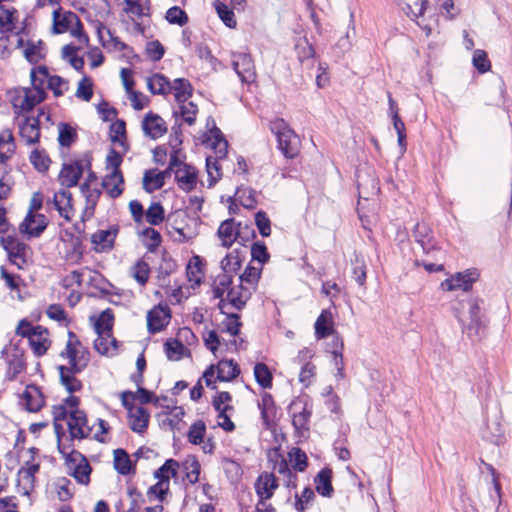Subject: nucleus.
<instances>
[{"instance_id":"1","label":"nucleus","mask_w":512,"mask_h":512,"mask_svg":"<svg viewBox=\"0 0 512 512\" xmlns=\"http://www.w3.org/2000/svg\"><path fill=\"white\" fill-rule=\"evenodd\" d=\"M270 130L276 136L278 149L288 159L295 158L300 152V139L289 124L282 118L270 122Z\"/></svg>"},{"instance_id":"2","label":"nucleus","mask_w":512,"mask_h":512,"mask_svg":"<svg viewBox=\"0 0 512 512\" xmlns=\"http://www.w3.org/2000/svg\"><path fill=\"white\" fill-rule=\"evenodd\" d=\"M455 308L456 317L462 324L463 331L470 338L479 337L483 323L480 315V306L477 299H467L458 303Z\"/></svg>"},{"instance_id":"3","label":"nucleus","mask_w":512,"mask_h":512,"mask_svg":"<svg viewBox=\"0 0 512 512\" xmlns=\"http://www.w3.org/2000/svg\"><path fill=\"white\" fill-rule=\"evenodd\" d=\"M91 156L85 154L81 159L64 163L58 175V181L64 188H71L78 185L85 170H90Z\"/></svg>"},{"instance_id":"4","label":"nucleus","mask_w":512,"mask_h":512,"mask_svg":"<svg viewBox=\"0 0 512 512\" xmlns=\"http://www.w3.org/2000/svg\"><path fill=\"white\" fill-rule=\"evenodd\" d=\"M231 401L232 395L227 391L218 392L212 399V405L218 413V426L226 432L235 430V424L228 414L229 411L234 410L233 406L230 405Z\"/></svg>"},{"instance_id":"5","label":"nucleus","mask_w":512,"mask_h":512,"mask_svg":"<svg viewBox=\"0 0 512 512\" xmlns=\"http://www.w3.org/2000/svg\"><path fill=\"white\" fill-rule=\"evenodd\" d=\"M0 242L7 252L10 262L22 269L27 263L29 246L11 235L1 237Z\"/></svg>"},{"instance_id":"6","label":"nucleus","mask_w":512,"mask_h":512,"mask_svg":"<svg viewBox=\"0 0 512 512\" xmlns=\"http://www.w3.org/2000/svg\"><path fill=\"white\" fill-rule=\"evenodd\" d=\"M45 97L46 92L44 88H24L18 91L17 95L12 100V104L16 110L21 112L30 111L37 104L42 102Z\"/></svg>"},{"instance_id":"7","label":"nucleus","mask_w":512,"mask_h":512,"mask_svg":"<svg viewBox=\"0 0 512 512\" xmlns=\"http://www.w3.org/2000/svg\"><path fill=\"white\" fill-rule=\"evenodd\" d=\"M232 66L243 83H252L256 79L255 65L250 54L232 53Z\"/></svg>"},{"instance_id":"8","label":"nucleus","mask_w":512,"mask_h":512,"mask_svg":"<svg viewBox=\"0 0 512 512\" xmlns=\"http://www.w3.org/2000/svg\"><path fill=\"white\" fill-rule=\"evenodd\" d=\"M67 425L71 436L70 441L87 438L92 431L87 424L86 414L80 409L70 411Z\"/></svg>"},{"instance_id":"9","label":"nucleus","mask_w":512,"mask_h":512,"mask_svg":"<svg viewBox=\"0 0 512 512\" xmlns=\"http://www.w3.org/2000/svg\"><path fill=\"white\" fill-rule=\"evenodd\" d=\"M479 273L477 269H467L463 272H457L450 278L444 280L441 283L443 289L447 291H453L462 289L468 291L472 284L478 279Z\"/></svg>"},{"instance_id":"10","label":"nucleus","mask_w":512,"mask_h":512,"mask_svg":"<svg viewBox=\"0 0 512 512\" xmlns=\"http://www.w3.org/2000/svg\"><path fill=\"white\" fill-rule=\"evenodd\" d=\"M289 410L292 415V424L297 431L309 430V421L312 410L309 404L302 399H297L290 404Z\"/></svg>"},{"instance_id":"11","label":"nucleus","mask_w":512,"mask_h":512,"mask_svg":"<svg viewBox=\"0 0 512 512\" xmlns=\"http://www.w3.org/2000/svg\"><path fill=\"white\" fill-rule=\"evenodd\" d=\"M2 356L6 355L7 371L6 378L15 380L17 376L26 368L24 353L17 347L8 351L4 348L1 352Z\"/></svg>"},{"instance_id":"12","label":"nucleus","mask_w":512,"mask_h":512,"mask_svg":"<svg viewBox=\"0 0 512 512\" xmlns=\"http://www.w3.org/2000/svg\"><path fill=\"white\" fill-rule=\"evenodd\" d=\"M61 357H66L68 360H79L88 365L89 362V352L82 345L77 335L73 332H68V341L66 344V348L60 354Z\"/></svg>"},{"instance_id":"13","label":"nucleus","mask_w":512,"mask_h":512,"mask_svg":"<svg viewBox=\"0 0 512 512\" xmlns=\"http://www.w3.org/2000/svg\"><path fill=\"white\" fill-rule=\"evenodd\" d=\"M217 235L221 240L222 246L225 248H230L238 238L244 240L241 236L240 224H237L233 218L227 219L220 224Z\"/></svg>"},{"instance_id":"14","label":"nucleus","mask_w":512,"mask_h":512,"mask_svg":"<svg viewBox=\"0 0 512 512\" xmlns=\"http://www.w3.org/2000/svg\"><path fill=\"white\" fill-rule=\"evenodd\" d=\"M170 317L169 308L154 307L147 314L148 331L152 334L162 331L168 325Z\"/></svg>"},{"instance_id":"15","label":"nucleus","mask_w":512,"mask_h":512,"mask_svg":"<svg viewBox=\"0 0 512 512\" xmlns=\"http://www.w3.org/2000/svg\"><path fill=\"white\" fill-rule=\"evenodd\" d=\"M97 35L103 47L107 49L125 51L127 54L133 52L129 45L122 42L118 37L114 36L111 30L102 23H99L97 27Z\"/></svg>"},{"instance_id":"16","label":"nucleus","mask_w":512,"mask_h":512,"mask_svg":"<svg viewBox=\"0 0 512 512\" xmlns=\"http://www.w3.org/2000/svg\"><path fill=\"white\" fill-rule=\"evenodd\" d=\"M277 488L278 482L273 473H261L255 483V490L259 500L270 499Z\"/></svg>"},{"instance_id":"17","label":"nucleus","mask_w":512,"mask_h":512,"mask_svg":"<svg viewBox=\"0 0 512 512\" xmlns=\"http://www.w3.org/2000/svg\"><path fill=\"white\" fill-rule=\"evenodd\" d=\"M19 133L27 145L35 144L40 138V120L38 117H26L19 123Z\"/></svg>"},{"instance_id":"18","label":"nucleus","mask_w":512,"mask_h":512,"mask_svg":"<svg viewBox=\"0 0 512 512\" xmlns=\"http://www.w3.org/2000/svg\"><path fill=\"white\" fill-rule=\"evenodd\" d=\"M142 129L144 133L152 139L162 137L167 131L165 121L159 115L152 112L147 113L144 117Z\"/></svg>"},{"instance_id":"19","label":"nucleus","mask_w":512,"mask_h":512,"mask_svg":"<svg viewBox=\"0 0 512 512\" xmlns=\"http://www.w3.org/2000/svg\"><path fill=\"white\" fill-rule=\"evenodd\" d=\"M72 201V194L66 189L56 192L53 197V206L66 221H70L74 213Z\"/></svg>"},{"instance_id":"20","label":"nucleus","mask_w":512,"mask_h":512,"mask_svg":"<svg viewBox=\"0 0 512 512\" xmlns=\"http://www.w3.org/2000/svg\"><path fill=\"white\" fill-rule=\"evenodd\" d=\"M175 180L180 189L189 192L193 190L197 182V171L190 165H182L175 169Z\"/></svg>"},{"instance_id":"21","label":"nucleus","mask_w":512,"mask_h":512,"mask_svg":"<svg viewBox=\"0 0 512 512\" xmlns=\"http://www.w3.org/2000/svg\"><path fill=\"white\" fill-rule=\"evenodd\" d=\"M48 336V330L40 325L36 326V331L33 330L32 335L28 341L31 349L33 350V353L36 356H43L50 347L51 342Z\"/></svg>"},{"instance_id":"22","label":"nucleus","mask_w":512,"mask_h":512,"mask_svg":"<svg viewBox=\"0 0 512 512\" xmlns=\"http://www.w3.org/2000/svg\"><path fill=\"white\" fill-rule=\"evenodd\" d=\"M52 16L53 27L57 34L64 33L72 28L74 24L79 23V17L76 13L71 11L62 13L61 8L54 10Z\"/></svg>"},{"instance_id":"23","label":"nucleus","mask_w":512,"mask_h":512,"mask_svg":"<svg viewBox=\"0 0 512 512\" xmlns=\"http://www.w3.org/2000/svg\"><path fill=\"white\" fill-rule=\"evenodd\" d=\"M150 419L149 412L141 407L136 406L134 409H130L128 413V424L133 432L142 434L148 427Z\"/></svg>"},{"instance_id":"24","label":"nucleus","mask_w":512,"mask_h":512,"mask_svg":"<svg viewBox=\"0 0 512 512\" xmlns=\"http://www.w3.org/2000/svg\"><path fill=\"white\" fill-rule=\"evenodd\" d=\"M80 190L85 197L86 202L82 213V219L85 220V218H91L94 215L95 207L102 194V191L97 187H88L87 183H82Z\"/></svg>"},{"instance_id":"25","label":"nucleus","mask_w":512,"mask_h":512,"mask_svg":"<svg viewBox=\"0 0 512 512\" xmlns=\"http://www.w3.org/2000/svg\"><path fill=\"white\" fill-rule=\"evenodd\" d=\"M124 178L120 170H113L102 181V187L106 190L107 194L115 199L123 192Z\"/></svg>"},{"instance_id":"26","label":"nucleus","mask_w":512,"mask_h":512,"mask_svg":"<svg viewBox=\"0 0 512 512\" xmlns=\"http://www.w3.org/2000/svg\"><path fill=\"white\" fill-rule=\"evenodd\" d=\"M413 236L424 253H430L434 249L432 231L426 223H417L413 231Z\"/></svg>"},{"instance_id":"27","label":"nucleus","mask_w":512,"mask_h":512,"mask_svg":"<svg viewBox=\"0 0 512 512\" xmlns=\"http://www.w3.org/2000/svg\"><path fill=\"white\" fill-rule=\"evenodd\" d=\"M23 400L26 409L29 412H37L44 405V398L40 389L35 385L26 387L23 393Z\"/></svg>"},{"instance_id":"28","label":"nucleus","mask_w":512,"mask_h":512,"mask_svg":"<svg viewBox=\"0 0 512 512\" xmlns=\"http://www.w3.org/2000/svg\"><path fill=\"white\" fill-rule=\"evenodd\" d=\"M332 470L324 468L316 475L314 482L316 485V491L323 497H331L334 489L332 486Z\"/></svg>"},{"instance_id":"29","label":"nucleus","mask_w":512,"mask_h":512,"mask_svg":"<svg viewBox=\"0 0 512 512\" xmlns=\"http://www.w3.org/2000/svg\"><path fill=\"white\" fill-rule=\"evenodd\" d=\"M258 406L261 411V418L264 426L266 428H270L273 423L276 410L272 395L267 392L263 393L261 396V402H259Z\"/></svg>"},{"instance_id":"30","label":"nucleus","mask_w":512,"mask_h":512,"mask_svg":"<svg viewBox=\"0 0 512 512\" xmlns=\"http://www.w3.org/2000/svg\"><path fill=\"white\" fill-rule=\"evenodd\" d=\"M217 380L228 382L235 379L240 374V368L233 360H221L217 366Z\"/></svg>"},{"instance_id":"31","label":"nucleus","mask_w":512,"mask_h":512,"mask_svg":"<svg viewBox=\"0 0 512 512\" xmlns=\"http://www.w3.org/2000/svg\"><path fill=\"white\" fill-rule=\"evenodd\" d=\"M357 185L360 198L368 199L379 192L378 181L370 175L362 176L360 173L357 176Z\"/></svg>"},{"instance_id":"32","label":"nucleus","mask_w":512,"mask_h":512,"mask_svg":"<svg viewBox=\"0 0 512 512\" xmlns=\"http://www.w3.org/2000/svg\"><path fill=\"white\" fill-rule=\"evenodd\" d=\"M147 86L152 94L167 95L172 91L169 79L159 73H156L147 79Z\"/></svg>"},{"instance_id":"33","label":"nucleus","mask_w":512,"mask_h":512,"mask_svg":"<svg viewBox=\"0 0 512 512\" xmlns=\"http://www.w3.org/2000/svg\"><path fill=\"white\" fill-rule=\"evenodd\" d=\"M117 233V227H111L107 230H99L92 235L91 241L95 245L100 246L101 250H109L113 247Z\"/></svg>"},{"instance_id":"34","label":"nucleus","mask_w":512,"mask_h":512,"mask_svg":"<svg viewBox=\"0 0 512 512\" xmlns=\"http://www.w3.org/2000/svg\"><path fill=\"white\" fill-rule=\"evenodd\" d=\"M333 332L332 315L329 311L323 310L315 322V336L317 339H324Z\"/></svg>"},{"instance_id":"35","label":"nucleus","mask_w":512,"mask_h":512,"mask_svg":"<svg viewBox=\"0 0 512 512\" xmlns=\"http://www.w3.org/2000/svg\"><path fill=\"white\" fill-rule=\"evenodd\" d=\"M351 266L352 278L360 287H364L367 278V267L364 258L360 254L354 253Z\"/></svg>"},{"instance_id":"36","label":"nucleus","mask_w":512,"mask_h":512,"mask_svg":"<svg viewBox=\"0 0 512 512\" xmlns=\"http://www.w3.org/2000/svg\"><path fill=\"white\" fill-rule=\"evenodd\" d=\"M175 99L178 103L186 102L193 92L191 83L185 78H177L171 83Z\"/></svg>"},{"instance_id":"37","label":"nucleus","mask_w":512,"mask_h":512,"mask_svg":"<svg viewBox=\"0 0 512 512\" xmlns=\"http://www.w3.org/2000/svg\"><path fill=\"white\" fill-rule=\"evenodd\" d=\"M165 184L163 180V174L158 173L156 169L147 170L143 176V189L152 193L156 190L161 189Z\"/></svg>"},{"instance_id":"38","label":"nucleus","mask_w":512,"mask_h":512,"mask_svg":"<svg viewBox=\"0 0 512 512\" xmlns=\"http://www.w3.org/2000/svg\"><path fill=\"white\" fill-rule=\"evenodd\" d=\"M232 284V275L228 273L219 274L213 282V297L220 299L219 308L222 309L223 295Z\"/></svg>"},{"instance_id":"39","label":"nucleus","mask_w":512,"mask_h":512,"mask_svg":"<svg viewBox=\"0 0 512 512\" xmlns=\"http://www.w3.org/2000/svg\"><path fill=\"white\" fill-rule=\"evenodd\" d=\"M249 296L250 292L242 284L237 288H231L227 293L229 303L237 310H241L245 306Z\"/></svg>"},{"instance_id":"40","label":"nucleus","mask_w":512,"mask_h":512,"mask_svg":"<svg viewBox=\"0 0 512 512\" xmlns=\"http://www.w3.org/2000/svg\"><path fill=\"white\" fill-rule=\"evenodd\" d=\"M427 0H400L399 5L404 13L411 18H418L423 15L426 9Z\"/></svg>"},{"instance_id":"41","label":"nucleus","mask_w":512,"mask_h":512,"mask_svg":"<svg viewBox=\"0 0 512 512\" xmlns=\"http://www.w3.org/2000/svg\"><path fill=\"white\" fill-rule=\"evenodd\" d=\"M114 315L110 309L103 311L95 323V330L98 335L110 337L113 328Z\"/></svg>"},{"instance_id":"42","label":"nucleus","mask_w":512,"mask_h":512,"mask_svg":"<svg viewBox=\"0 0 512 512\" xmlns=\"http://www.w3.org/2000/svg\"><path fill=\"white\" fill-rule=\"evenodd\" d=\"M167 358L171 361H179L189 350L177 339H169L164 344Z\"/></svg>"},{"instance_id":"43","label":"nucleus","mask_w":512,"mask_h":512,"mask_svg":"<svg viewBox=\"0 0 512 512\" xmlns=\"http://www.w3.org/2000/svg\"><path fill=\"white\" fill-rule=\"evenodd\" d=\"M114 454V468L121 475H128L132 471V463L128 453L123 449H116Z\"/></svg>"},{"instance_id":"44","label":"nucleus","mask_w":512,"mask_h":512,"mask_svg":"<svg viewBox=\"0 0 512 512\" xmlns=\"http://www.w3.org/2000/svg\"><path fill=\"white\" fill-rule=\"evenodd\" d=\"M78 461L80 463L77 464L76 462L75 464H68V466L70 469L73 468L72 475L79 483L87 484L90 480L91 467L83 456Z\"/></svg>"},{"instance_id":"45","label":"nucleus","mask_w":512,"mask_h":512,"mask_svg":"<svg viewBox=\"0 0 512 512\" xmlns=\"http://www.w3.org/2000/svg\"><path fill=\"white\" fill-rule=\"evenodd\" d=\"M36 221L32 212L30 211L23 223L20 225L22 232L27 233L29 236L38 237L46 228V224L43 220L35 225Z\"/></svg>"},{"instance_id":"46","label":"nucleus","mask_w":512,"mask_h":512,"mask_svg":"<svg viewBox=\"0 0 512 512\" xmlns=\"http://www.w3.org/2000/svg\"><path fill=\"white\" fill-rule=\"evenodd\" d=\"M60 383L65 387L69 393H74L82 389V383L75 375H70L66 372V366H59Z\"/></svg>"},{"instance_id":"47","label":"nucleus","mask_w":512,"mask_h":512,"mask_svg":"<svg viewBox=\"0 0 512 512\" xmlns=\"http://www.w3.org/2000/svg\"><path fill=\"white\" fill-rule=\"evenodd\" d=\"M5 146H7V149L0 152V159L2 162L8 160L15 151L14 137L9 129L3 130L0 133V149L3 150Z\"/></svg>"},{"instance_id":"48","label":"nucleus","mask_w":512,"mask_h":512,"mask_svg":"<svg viewBox=\"0 0 512 512\" xmlns=\"http://www.w3.org/2000/svg\"><path fill=\"white\" fill-rule=\"evenodd\" d=\"M29 160L39 172H46L51 163L48 154L43 149H34L30 154Z\"/></svg>"},{"instance_id":"49","label":"nucleus","mask_w":512,"mask_h":512,"mask_svg":"<svg viewBox=\"0 0 512 512\" xmlns=\"http://www.w3.org/2000/svg\"><path fill=\"white\" fill-rule=\"evenodd\" d=\"M254 376L256 382L262 387V388H271L272 387V380L273 376L270 372L268 366L265 363H257L254 366Z\"/></svg>"},{"instance_id":"50","label":"nucleus","mask_w":512,"mask_h":512,"mask_svg":"<svg viewBox=\"0 0 512 512\" xmlns=\"http://www.w3.org/2000/svg\"><path fill=\"white\" fill-rule=\"evenodd\" d=\"M289 460L294 470L303 472L308 466V458L304 451L298 447H293L288 453Z\"/></svg>"},{"instance_id":"51","label":"nucleus","mask_w":512,"mask_h":512,"mask_svg":"<svg viewBox=\"0 0 512 512\" xmlns=\"http://www.w3.org/2000/svg\"><path fill=\"white\" fill-rule=\"evenodd\" d=\"M183 467L186 472V477L191 484H196L199 481L200 463L195 456H188L184 461Z\"/></svg>"},{"instance_id":"52","label":"nucleus","mask_w":512,"mask_h":512,"mask_svg":"<svg viewBox=\"0 0 512 512\" xmlns=\"http://www.w3.org/2000/svg\"><path fill=\"white\" fill-rule=\"evenodd\" d=\"M180 104V111H174L175 118L177 119L178 115H180L185 123L188 125H193L195 123L196 114L198 112L197 105L191 101Z\"/></svg>"},{"instance_id":"53","label":"nucleus","mask_w":512,"mask_h":512,"mask_svg":"<svg viewBox=\"0 0 512 512\" xmlns=\"http://www.w3.org/2000/svg\"><path fill=\"white\" fill-rule=\"evenodd\" d=\"M178 468L179 463L176 460L168 459L160 468L155 471L154 476L159 480H165L169 482L170 476H176Z\"/></svg>"},{"instance_id":"54","label":"nucleus","mask_w":512,"mask_h":512,"mask_svg":"<svg viewBox=\"0 0 512 512\" xmlns=\"http://www.w3.org/2000/svg\"><path fill=\"white\" fill-rule=\"evenodd\" d=\"M133 278L140 284L145 285L149 279L150 267L147 262L140 259L131 268Z\"/></svg>"},{"instance_id":"55","label":"nucleus","mask_w":512,"mask_h":512,"mask_svg":"<svg viewBox=\"0 0 512 512\" xmlns=\"http://www.w3.org/2000/svg\"><path fill=\"white\" fill-rule=\"evenodd\" d=\"M214 7L218 16L227 27L234 28L236 26L234 12L226 4L217 0L214 2Z\"/></svg>"},{"instance_id":"56","label":"nucleus","mask_w":512,"mask_h":512,"mask_svg":"<svg viewBox=\"0 0 512 512\" xmlns=\"http://www.w3.org/2000/svg\"><path fill=\"white\" fill-rule=\"evenodd\" d=\"M205 433L206 425L204 421L198 420L190 426L187 437L190 443L198 445L203 442Z\"/></svg>"},{"instance_id":"57","label":"nucleus","mask_w":512,"mask_h":512,"mask_svg":"<svg viewBox=\"0 0 512 512\" xmlns=\"http://www.w3.org/2000/svg\"><path fill=\"white\" fill-rule=\"evenodd\" d=\"M16 10L14 8H5L2 4L0 5V32L5 33L14 29V14Z\"/></svg>"},{"instance_id":"58","label":"nucleus","mask_w":512,"mask_h":512,"mask_svg":"<svg viewBox=\"0 0 512 512\" xmlns=\"http://www.w3.org/2000/svg\"><path fill=\"white\" fill-rule=\"evenodd\" d=\"M146 221L151 225H159L164 220V209L160 203H152L145 212Z\"/></svg>"},{"instance_id":"59","label":"nucleus","mask_w":512,"mask_h":512,"mask_svg":"<svg viewBox=\"0 0 512 512\" xmlns=\"http://www.w3.org/2000/svg\"><path fill=\"white\" fill-rule=\"evenodd\" d=\"M472 63L479 73H486L491 68V63L488 59L487 53L481 49L474 51Z\"/></svg>"},{"instance_id":"60","label":"nucleus","mask_w":512,"mask_h":512,"mask_svg":"<svg viewBox=\"0 0 512 512\" xmlns=\"http://www.w3.org/2000/svg\"><path fill=\"white\" fill-rule=\"evenodd\" d=\"M76 97L84 101H90L93 96V83L91 79L84 76L78 83Z\"/></svg>"},{"instance_id":"61","label":"nucleus","mask_w":512,"mask_h":512,"mask_svg":"<svg viewBox=\"0 0 512 512\" xmlns=\"http://www.w3.org/2000/svg\"><path fill=\"white\" fill-rule=\"evenodd\" d=\"M75 130L68 124L62 123L59 127V144L63 147H70L76 138Z\"/></svg>"},{"instance_id":"62","label":"nucleus","mask_w":512,"mask_h":512,"mask_svg":"<svg viewBox=\"0 0 512 512\" xmlns=\"http://www.w3.org/2000/svg\"><path fill=\"white\" fill-rule=\"evenodd\" d=\"M166 20L171 24L183 26L188 22V16L180 7L173 6L167 10Z\"/></svg>"},{"instance_id":"63","label":"nucleus","mask_w":512,"mask_h":512,"mask_svg":"<svg viewBox=\"0 0 512 512\" xmlns=\"http://www.w3.org/2000/svg\"><path fill=\"white\" fill-rule=\"evenodd\" d=\"M47 86L51 89L56 97L63 95L64 91L68 89V82L62 77L48 74Z\"/></svg>"},{"instance_id":"64","label":"nucleus","mask_w":512,"mask_h":512,"mask_svg":"<svg viewBox=\"0 0 512 512\" xmlns=\"http://www.w3.org/2000/svg\"><path fill=\"white\" fill-rule=\"evenodd\" d=\"M252 259L258 261L260 265L268 262L270 255L267 251V247L263 242H255L251 246Z\"/></svg>"}]
</instances>
